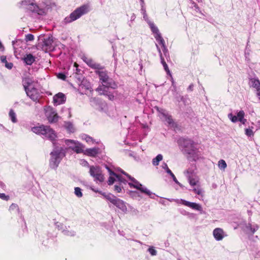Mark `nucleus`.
Returning a JSON list of instances; mask_svg holds the SVG:
<instances>
[{"mask_svg":"<svg viewBox=\"0 0 260 260\" xmlns=\"http://www.w3.org/2000/svg\"><path fill=\"white\" fill-rule=\"evenodd\" d=\"M47 126V125H45L43 124H42L39 126H34L31 128V131L33 133H34L38 135L41 136L43 138L44 134L46 132Z\"/></svg>","mask_w":260,"mask_h":260,"instance_id":"nucleus-18","label":"nucleus"},{"mask_svg":"<svg viewBox=\"0 0 260 260\" xmlns=\"http://www.w3.org/2000/svg\"><path fill=\"white\" fill-rule=\"evenodd\" d=\"M170 175L171 176V177H172V179L173 180V181L176 183L178 185H179L181 187H183V185L182 184H181L178 180L177 179H176L175 176L174 175V174L172 173V174H170Z\"/></svg>","mask_w":260,"mask_h":260,"instance_id":"nucleus-45","label":"nucleus"},{"mask_svg":"<svg viewBox=\"0 0 260 260\" xmlns=\"http://www.w3.org/2000/svg\"><path fill=\"white\" fill-rule=\"evenodd\" d=\"M9 210L11 211H15L16 213H17L18 214L20 215L21 217L22 216L20 213V209L17 204H12L10 206Z\"/></svg>","mask_w":260,"mask_h":260,"instance_id":"nucleus-31","label":"nucleus"},{"mask_svg":"<svg viewBox=\"0 0 260 260\" xmlns=\"http://www.w3.org/2000/svg\"><path fill=\"white\" fill-rule=\"evenodd\" d=\"M258 228V226L257 224L252 225L250 223H248L246 226L247 231L251 234H254Z\"/></svg>","mask_w":260,"mask_h":260,"instance_id":"nucleus-28","label":"nucleus"},{"mask_svg":"<svg viewBox=\"0 0 260 260\" xmlns=\"http://www.w3.org/2000/svg\"><path fill=\"white\" fill-rule=\"evenodd\" d=\"M83 139L85 140L87 143L92 142L93 143L94 142V140L93 138L87 135H84L82 136Z\"/></svg>","mask_w":260,"mask_h":260,"instance_id":"nucleus-39","label":"nucleus"},{"mask_svg":"<svg viewBox=\"0 0 260 260\" xmlns=\"http://www.w3.org/2000/svg\"><path fill=\"white\" fill-rule=\"evenodd\" d=\"M180 213L182 214V215H188L190 217H193V215H194V214L193 213H190L184 210H180Z\"/></svg>","mask_w":260,"mask_h":260,"instance_id":"nucleus-51","label":"nucleus"},{"mask_svg":"<svg viewBox=\"0 0 260 260\" xmlns=\"http://www.w3.org/2000/svg\"><path fill=\"white\" fill-rule=\"evenodd\" d=\"M156 110L163 116L166 121L169 125H173L174 123V120L171 115H169L165 110L160 108L158 107L156 108Z\"/></svg>","mask_w":260,"mask_h":260,"instance_id":"nucleus-15","label":"nucleus"},{"mask_svg":"<svg viewBox=\"0 0 260 260\" xmlns=\"http://www.w3.org/2000/svg\"><path fill=\"white\" fill-rule=\"evenodd\" d=\"M141 13L143 15V18L144 19H145L147 17L146 11L145 7L143 6V7H141Z\"/></svg>","mask_w":260,"mask_h":260,"instance_id":"nucleus-55","label":"nucleus"},{"mask_svg":"<svg viewBox=\"0 0 260 260\" xmlns=\"http://www.w3.org/2000/svg\"><path fill=\"white\" fill-rule=\"evenodd\" d=\"M163 156L161 154H158L154 157L152 161V164L154 166H157L159 165V162L162 159Z\"/></svg>","mask_w":260,"mask_h":260,"instance_id":"nucleus-29","label":"nucleus"},{"mask_svg":"<svg viewBox=\"0 0 260 260\" xmlns=\"http://www.w3.org/2000/svg\"><path fill=\"white\" fill-rule=\"evenodd\" d=\"M58 78L61 79L62 80H65L66 78V76L64 73H59L57 75Z\"/></svg>","mask_w":260,"mask_h":260,"instance_id":"nucleus-54","label":"nucleus"},{"mask_svg":"<svg viewBox=\"0 0 260 260\" xmlns=\"http://www.w3.org/2000/svg\"><path fill=\"white\" fill-rule=\"evenodd\" d=\"M192 190L195 193L198 195L202 194L203 190L200 187L194 188Z\"/></svg>","mask_w":260,"mask_h":260,"instance_id":"nucleus-48","label":"nucleus"},{"mask_svg":"<svg viewBox=\"0 0 260 260\" xmlns=\"http://www.w3.org/2000/svg\"><path fill=\"white\" fill-rule=\"evenodd\" d=\"M178 101L179 102L181 101L185 104L186 102V99L183 96H180V100H178Z\"/></svg>","mask_w":260,"mask_h":260,"instance_id":"nucleus-62","label":"nucleus"},{"mask_svg":"<svg viewBox=\"0 0 260 260\" xmlns=\"http://www.w3.org/2000/svg\"><path fill=\"white\" fill-rule=\"evenodd\" d=\"M27 95L33 101L38 102L39 93L37 88L35 87L31 88L30 89H28L25 91Z\"/></svg>","mask_w":260,"mask_h":260,"instance_id":"nucleus-17","label":"nucleus"},{"mask_svg":"<svg viewBox=\"0 0 260 260\" xmlns=\"http://www.w3.org/2000/svg\"><path fill=\"white\" fill-rule=\"evenodd\" d=\"M113 57L114 59V64L115 66H116L117 64V62H118V59L117 57V53L115 51H114V53L113 54Z\"/></svg>","mask_w":260,"mask_h":260,"instance_id":"nucleus-57","label":"nucleus"},{"mask_svg":"<svg viewBox=\"0 0 260 260\" xmlns=\"http://www.w3.org/2000/svg\"><path fill=\"white\" fill-rule=\"evenodd\" d=\"M33 83V81L29 78H24L22 79V85L25 91L29 89L28 87Z\"/></svg>","mask_w":260,"mask_h":260,"instance_id":"nucleus-27","label":"nucleus"},{"mask_svg":"<svg viewBox=\"0 0 260 260\" xmlns=\"http://www.w3.org/2000/svg\"><path fill=\"white\" fill-rule=\"evenodd\" d=\"M149 25L151 30L154 34V37L157 42L160 41L161 43L163 42V38L162 37L161 34L160 33L157 27L155 25L153 22H149Z\"/></svg>","mask_w":260,"mask_h":260,"instance_id":"nucleus-14","label":"nucleus"},{"mask_svg":"<svg viewBox=\"0 0 260 260\" xmlns=\"http://www.w3.org/2000/svg\"><path fill=\"white\" fill-rule=\"evenodd\" d=\"M106 169L108 170L109 175L111 176L116 175V174L114 172H113L107 165H105Z\"/></svg>","mask_w":260,"mask_h":260,"instance_id":"nucleus-53","label":"nucleus"},{"mask_svg":"<svg viewBox=\"0 0 260 260\" xmlns=\"http://www.w3.org/2000/svg\"><path fill=\"white\" fill-rule=\"evenodd\" d=\"M66 101V95L61 92H59L56 94L53 98L54 105L56 106L64 104Z\"/></svg>","mask_w":260,"mask_h":260,"instance_id":"nucleus-16","label":"nucleus"},{"mask_svg":"<svg viewBox=\"0 0 260 260\" xmlns=\"http://www.w3.org/2000/svg\"><path fill=\"white\" fill-rule=\"evenodd\" d=\"M25 40L26 42L32 41L34 40V36L31 34H28L25 36Z\"/></svg>","mask_w":260,"mask_h":260,"instance_id":"nucleus-43","label":"nucleus"},{"mask_svg":"<svg viewBox=\"0 0 260 260\" xmlns=\"http://www.w3.org/2000/svg\"><path fill=\"white\" fill-rule=\"evenodd\" d=\"M89 67L94 69H100V65L99 64L95 63L93 60L90 58L86 63Z\"/></svg>","mask_w":260,"mask_h":260,"instance_id":"nucleus-30","label":"nucleus"},{"mask_svg":"<svg viewBox=\"0 0 260 260\" xmlns=\"http://www.w3.org/2000/svg\"><path fill=\"white\" fill-rule=\"evenodd\" d=\"M249 53L245 52V57L246 60L247 61L249 60Z\"/></svg>","mask_w":260,"mask_h":260,"instance_id":"nucleus-63","label":"nucleus"},{"mask_svg":"<svg viewBox=\"0 0 260 260\" xmlns=\"http://www.w3.org/2000/svg\"><path fill=\"white\" fill-rule=\"evenodd\" d=\"M5 66L8 69H11L13 66V64L12 62H7L5 64Z\"/></svg>","mask_w":260,"mask_h":260,"instance_id":"nucleus-58","label":"nucleus"},{"mask_svg":"<svg viewBox=\"0 0 260 260\" xmlns=\"http://www.w3.org/2000/svg\"><path fill=\"white\" fill-rule=\"evenodd\" d=\"M0 198L5 201H8L10 199V197L9 196L6 195L4 193H2L0 195Z\"/></svg>","mask_w":260,"mask_h":260,"instance_id":"nucleus-52","label":"nucleus"},{"mask_svg":"<svg viewBox=\"0 0 260 260\" xmlns=\"http://www.w3.org/2000/svg\"><path fill=\"white\" fill-rule=\"evenodd\" d=\"M115 178L114 176H111L110 175V177H109L108 178V184L109 185H112L114 181H115Z\"/></svg>","mask_w":260,"mask_h":260,"instance_id":"nucleus-44","label":"nucleus"},{"mask_svg":"<svg viewBox=\"0 0 260 260\" xmlns=\"http://www.w3.org/2000/svg\"><path fill=\"white\" fill-rule=\"evenodd\" d=\"M122 186H121V184H119L118 185L115 184L114 185V190L117 192H120L122 191Z\"/></svg>","mask_w":260,"mask_h":260,"instance_id":"nucleus-49","label":"nucleus"},{"mask_svg":"<svg viewBox=\"0 0 260 260\" xmlns=\"http://www.w3.org/2000/svg\"><path fill=\"white\" fill-rule=\"evenodd\" d=\"M75 194L79 198L82 197L83 194L81 191V189L80 187H76L75 188Z\"/></svg>","mask_w":260,"mask_h":260,"instance_id":"nucleus-41","label":"nucleus"},{"mask_svg":"<svg viewBox=\"0 0 260 260\" xmlns=\"http://www.w3.org/2000/svg\"><path fill=\"white\" fill-rule=\"evenodd\" d=\"M89 12V7L87 5H83L74 10L69 16L66 17L62 21L63 24H67L71 23L77 19L79 18L82 15L87 13Z\"/></svg>","mask_w":260,"mask_h":260,"instance_id":"nucleus-5","label":"nucleus"},{"mask_svg":"<svg viewBox=\"0 0 260 260\" xmlns=\"http://www.w3.org/2000/svg\"><path fill=\"white\" fill-rule=\"evenodd\" d=\"M1 60L3 63H5V64H6V63L8 62V61L7 60L6 56H4V55L2 56L1 57Z\"/></svg>","mask_w":260,"mask_h":260,"instance_id":"nucleus-60","label":"nucleus"},{"mask_svg":"<svg viewBox=\"0 0 260 260\" xmlns=\"http://www.w3.org/2000/svg\"><path fill=\"white\" fill-rule=\"evenodd\" d=\"M65 142L66 144L68 145L74 144V146H70V147L77 153H84L85 146L81 143H75V142L72 140H66Z\"/></svg>","mask_w":260,"mask_h":260,"instance_id":"nucleus-12","label":"nucleus"},{"mask_svg":"<svg viewBox=\"0 0 260 260\" xmlns=\"http://www.w3.org/2000/svg\"><path fill=\"white\" fill-rule=\"evenodd\" d=\"M119 182V184H121L122 183L126 185L127 184V181L121 175L116 174V175L114 176Z\"/></svg>","mask_w":260,"mask_h":260,"instance_id":"nucleus-34","label":"nucleus"},{"mask_svg":"<svg viewBox=\"0 0 260 260\" xmlns=\"http://www.w3.org/2000/svg\"><path fill=\"white\" fill-rule=\"evenodd\" d=\"M22 41L21 40H16L15 41H12V45L13 46L14 49L16 50L17 48H16V46L18 45L20 43H22Z\"/></svg>","mask_w":260,"mask_h":260,"instance_id":"nucleus-47","label":"nucleus"},{"mask_svg":"<svg viewBox=\"0 0 260 260\" xmlns=\"http://www.w3.org/2000/svg\"><path fill=\"white\" fill-rule=\"evenodd\" d=\"M245 135L248 137H253L254 136V132L250 128H247L245 129Z\"/></svg>","mask_w":260,"mask_h":260,"instance_id":"nucleus-40","label":"nucleus"},{"mask_svg":"<svg viewBox=\"0 0 260 260\" xmlns=\"http://www.w3.org/2000/svg\"><path fill=\"white\" fill-rule=\"evenodd\" d=\"M224 231L221 228H216L213 230V235L217 241L221 240L224 237Z\"/></svg>","mask_w":260,"mask_h":260,"instance_id":"nucleus-22","label":"nucleus"},{"mask_svg":"<svg viewBox=\"0 0 260 260\" xmlns=\"http://www.w3.org/2000/svg\"><path fill=\"white\" fill-rule=\"evenodd\" d=\"M118 171L120 172L122 174H123L124 175H125L126 177H127L128 178L129 177H130V175L129 174H128L127 173H126L125 172H124L123 170H122L120 168H119L118 169Z\"/></svg>","mask_w":260,"mask_h":260,"instance_id":"nucleus-59","label":"nucleus"},{"mask_svg":"<svg viewBox=\"0 0 260 260\" xmlns=\"http://www.w3.org/2000/svg\"><path fill=\"white\" fill-rule=\"evenodd\" d=\"M128 179L133 182V183L129 182L128 183L130 187H133L137 189L141 193L147 195L151 199H155L156 198H158L157 195H156L154 193L152 192L150 190H149L145 186H143L134 177H132L131 176H130V177H129Z\"/></svg>","mask_w":260,"mask_h":260,"instance_id":"nucleus-6","label":"nucleus"},{"mask_svg":"<svg viewBox=\"0 0 260 260\" xmlns=\"http://www.w3.org/2000/svg\"><path fill=\"white\" fill-rule=\"evenodd\" d=\"M177 144L182 153L188 159L196 161L201 158V153L197 147V143L192 139L181 137L178 139Z\"/></svg>","mask_w":260,"mask_h":260,"instance_id":"nucleus-2","label":"nucleus"},{"mask_svg":"<svg viewBox=\"0 0 260 260\" xmlns=\"http://www.w3.org/2000/svg\"><path fill=\"white\" fill-rule=\"evenodd\" d=\"M20 8L24 9L26 12L38 14L42 15L44 10L40 8L35 0H23L20 2Z\"/></svg>","mask_w":260,"mask_h":260,"instance_id":"nucleus-4","label":"nucleus"},{"mask_svg":"<svg viewBox=\"0 0 260 260\" xmlns=\"http://www.w3.org/2000/svg\"><path fill=\"white\" fill-rule=\"evenodd\" d=\"M136 18V15L134 13H133L131 17V21L132 22L135 20Z\"/></svg>","mask_w":260,"mask_h":260,"instance_id":"nucleus-64","label":"nucleus"},{"mask_svg":"<svg viewBox=\"0 0 260 260\" xmlns=\"http://www.w3.org/2000/svg\"><path fill=\"white\" fill-rule=\"evenodd\" d=\"M64 127L70 133H74L75 131L73 124L70 121L65 122Z\"/></svg>","mask_w":260,"mask_h":260,"instance_id":"nucleus-33","label":"nucleus"},{"mask_svg":"<svg viewBox=\"0 0 260 260\" xmlns=\"http://www.w3.org/2000/svg\"><path fill=\"white\" fill-rule=\"evenodd\" d=\"M158 43L159 44V45H160L161 46V47L162 48V52L164 53V55L166 57L167 61H168L169 60H170L169 51H168V50L166 45H165V40H163L162 43H161L160 41L158 42Z\"/></svg>","mask_w":260,"mask_h":260,"instance_id":"nucleus-26","label":"nucleus"},{"mask_svg":"<svg viewBox=\"0 0 260 260\" xmlns=\"http://www.w3.org/2000/svg\"><path fill=\"white\" fill-rule=\"evenodd\" d=\"M89 173L90 176L94 178V181L101 183L104 182L105 177L99 166H90Z\"/></svg>","mask_w":260,"mask_h":260,"instance_id":"nucleus-7","label":"nucleus"},{"mask_svg":"<svg viewBox=\"0 0 260 260\" xmlns=\"http://www.w3.org/2000/svg\"><path fill=\"white\" fill-rule=\"evenodd\" d=\"M245 113L244 111L241 110L237 112V116L233 115L232 113H229L228 115V118L233 123L240 121L242 124L245 125L247 122L246 119L244 118Z\"/></svg>","mask_w":260,"mask_h":260,"instance_id":"nucleus-11","label":"nucleus"},{"mask_svg":"<svg viewBox=\"0 0 260 260\" xmlns=\"http://www.w3.org/2000/svg\"><path fill=\"white\" fill-rule=\"evenodd\" d=\"M57 135L55 131L52 128H51L50 126L47 125L46 127V132L44 134L43 138L46 139L51 141L53 143L54 146L55 147V141Z\"/></svg>","mask_w":260,"mask_h":260,"instance_id":"nucleus-13","label":"nucleus"},{"mask_svg":"<svg viewBox=\"0 0 260 260\" xmlns=\"http://www.w3.org/2000/svg\"><path fill=\"white\" fill-rule=\"evenodd\" d=\"M168 200H169L170 201H174L177 204H182L184 206L189 207L194 210L200 211L201 212V213H202L203 212V208H202L201 205H200L199 204H197V203H194V202H190L186 201L184 199H176V200L168 199Z\"/></svg>","mask_w":260,"mask_h":260,"instance_id":"nucleus-8","label":"nucleus"},{"mask_svg":"<svg viewBox=\"0 0 260 260\" xmlns=\"http://www.w3.org/2000/svg\"><path fill=\"white\" fill-rule=\"evenodd\" d=\"M96 73L99 75L102 84L96 88V91L100 94L107 96L109 100L113 101L115 98L114 90L117 87V83L109 77L106 71H98Z\"/></svg>","mask_w":260,"mask_h":260,"instance_id":"nucleus-1","label":"nucleus"},{"mask_svg":"<svg viewBox=\"0 0 260 260\" xmlns=\"http://www.w3.org/2000/svg\"><path fill=\"white\" fill-rule=\"evenodd\" d=\"M42 40V42L39 43L38 46H41L42 50H44L45 52H48L52 51L54 49L52 36L44 37Z\"/></svg>","mask_w":260,"mask_h":260,"instance_id":"nucleus-9","label":"nucleus"},{"mask_svg":"<svg viewBox=\"0 0 260 260\" xmlns=\"http://www.w3.org/2000/svg\"><path fill=\"white\" fill-rule=\"evenodd\" d=\"M192 4L193 5V7L195 8V10L197 12H201L200 8L198 6V5L196 3H194L193 1H192Z\"/></svg>","mask_w":260,"mask_h":260,"instance_id":"nucleus-56","label":"nucleus"},{"mask_svg":"<svg viewBox=\"0 0 260 260\" xmlns=\"http://www.w3.org/2000/svg\"><path fill=\"white\" fill-rule=\"evenodd\" d=\"M75 78L77 80L78 84L80 86H85L86 89H88V85L86 84L87 81L84 79L81 73H75Z\"/></svg>","mask_w":260,"mask_h":260,"instance_id":"nucleus-20","label":"nucleus"},{"mask_svg":"<svg viewBox=\"0 0 260 260\" xmlns=\"http://www.w3.org/2000/svg\"><path fill=\"white\" fill-rule=\"evenodd\" d=\"M116 197L114 196L113 194L108 193L106 196H105V199L110 202L112 204L113 202V201H114Z\"/></svg>","mask_w":260,"mask_h":260,"instance_id":"nucleus-37","label":"nucleus"},{"mask_svg":"<svg viewBox=\"0 0 260 260\" xmlns=\"http://www.w3.org/2000/svg\"><path fill=\"white\" fill-rule=\"evenodd\" d=\"M62 232L66 236H74L76 234V232L73 231H69L68 230H63Z\"/></svg>","mask_w":260,"mask_h":260,"instance_id":"nucleus-38","label":"nucleus"},{"mask_svg":"<svg viewBox=\"0 0 260 260\" xmlns=\"http://www.w3.org/2000/svg\"><path fill=\"white\" fill-rule=\"evenodd\" d=\"M162 167L164 169H165L166 171V172L169 174V175L170 174H172V172L171 171V170L168 168V165L166 163H164L162 166Z\"/></svg>","mask_w":260,"mask_h":260,"instance_id":"nucleus-50","label":"nucleus"},{"mask_svg":"<svg viewBox=\"0 0 260 260\" xmlns=\"http://www.w3.org/2000/svg\"><path fill=\"white\" fill-rule=\"evenodd\" d=\"M148 252L151 254V255H156L157 254L156 250L154 249L153 246L150 247L148 249Z\"/></svg>","mask_w":260,"mask_h":260,"instance_id":"nucleus-46","label":"nucleus"},{"mask_svg":"<svg viewBox=\"0 0 260 260\" xmlns=\"http://www.w3.org/2000/svg\"><path fill=\"white\" fill-rule=\"evenodd\" d=\"M23 60L25 64L30 66L35 61V57L31 54H28L23 58Z\"/></svg>","mask_w":260,"mask_h":260,"instance_id":"nucleus-25","label":"nucleus"},{"mask_svg":"<svg viewBox=\"0 0 260 260\" xmlns=\"http://www.w3.org/2000/svg\"><path fill=\"white\" fill-rule=\"evenodd\" d=\"M249 86L255 88L256 90L260 88V81L257 78H249Z\"/></svg>","mask_w":260,"mask_h":260,"instance_id":"nucleus-24","label":"nucleus"},{"mask_svg":"<svg viewBox=\"0 0 260 260\" xmlns=\"http://www.w3.org/2000/svg\"><path fill=\"white\" fill-rule=\"evenodd\" d=\"M9 115L11 120L13 123H16L17 122L16 114L13 109H11L10 110Z\"/></svg>","mask_w":260,"mask_h":260,"instance_id":"nucleus-32","label":"nucleus"},{"mask_svg":"<svg viewBox=\"0 0 260 260\" xmlns=\"http://www.w3.org/2000/svg\"><path fill=\"white\" fill-rule=\"evenodd\" d=\"M226 164L224 160L220 159L218 161V167L219 168L224 169L226 167Z\"/></svg>","mask_w":260,"mask_h":260,"instance_id":"nucleus-42","label":"nucleus"},{"mask_svg":"<svg viewBox=\"0 0 260 260\" xmlns=\"http://www.w3.org/2000/svg\"><path fill=\"white\" fill-rule=\"evenodd\" d=\"M156 46L157 51H158V52L159 53V56H160V61H161V63L163 66L164 70L167 72V74L171 75V72H170V70L169 69V67H168L166 62L165 60V59H164V57L162 56L161 51L160 50V49L159 48V47L158 46V45L156 44Z\"/></svg>","mask_w":260,"mask_h":260,"instance_id":"nucleus-21","label":"nucleus"},{"mask_svg":"<svg viewBox=\"0 0 260 260\" xmlns=\"http://www.w3.org/2000/svg\"><path fill=\"white\" fill-rule=\"evenodd\" d=\"M112 204L116 206L118 208L120 209L122 211L125 213L127 212V209L125 203L124 201L120 200V199L115 198V200L113 201Z\"/></svg>","mask_w":260,"mask_h":260,"instance_id":"nucleus-19","label":"nucleus"},{"mask_svg":"<svg viewBox=\"0 0 260 260\" xmlns=\"http://www.w3.org/2000/svg\"><path fill=\"white\" fill-rule=\"evenodd\" d=\"M49 166L52 169H56L61 159L66 155V149L63 147H55L50 153Z\"/></svg>","mask_w":260,"mask_h":260,"instance_id":"nucleus-3","label":"nucleus"},{"mask_svg":"<svg viewBox=\"0 0 260 260\" xmlns=\"http://www.w3.org/2000/svg\"><path fill=\"white\" fill-rule=\"evenodd\" d=\"M193 87H194V85L192 83H191L188 87L187 90L188 91H192L193 90Z\"/></svg>","mask_w":260,"mask_h":260,"instance_id":"nucleus-61","label":"nucleus"},{"mask_svg":"<svg viewBox=\"0 0 260 260\" xmlns=\"http://www.w3.org/2000/svg\"><path fill=\"white\" fill-rule=\"evenodd\" d=\"M99 153V148L94 147L92 148H87L84 150V154L91 157H95Z\"/></svg>","mask_w":260,"mask_h":260,"instance_id":"nucleus-23","label":"nucleus"},{"mask_svg":"<svg viewBox=\"0 0 260 260\" xmlns=\"http://www.w3.org/2000/svg\"><path fill=\"white\" fill-rule=\"evenodd\" d=\"M45 110V115L50 123H53L58 121L59 116L54 109L48 107Z\"/></svg>","mask_w":260,"mask_h":260,"instance_id":"nucleus-10","label":"nucleus"},{"mask_svg":"<svg viewBox=\"0 0 260 260\" xmlns=\"http://www.w3.org/2000/svg\"><path fill=\"white\" fill-rule=\"evenodd\" d=\"M196 169V166L195 165H192L191 168H188L185 172L186 176L187 177L188 176H192L194 173V170Z\"/></svg>","mask_w":260,"mask_h":260,"instance_id":"nucleus-35","label":"nucleus"},{"mask_svg":"<svg viewBox=\"0 0 260 260\" xmlns=\"http://www.w3.org/2000/svg\"><path fill=\"white\" fill-rule=\"evenodd\" d=\"M187 179L188 182L191 186H194L197 185L199 182L198 180L196 178H193L192 176H188Z\"/></svg>","mask_w":260,"mask_h":260,"instance_id":"nucleus-36","label":"nucleus"}]
</instances>
